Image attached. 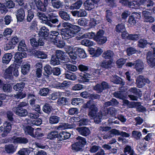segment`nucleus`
Wrapping results in <instances>:
<instances>
[{
	"label": "nucleus",
	"instance_id": "7",
	"mask_svg": "<svg viewBox=\"0 0 155 155\" xmlns=\"http://www.w3.org/2000/svg\"><path fill=\"white\" fill-rule=\"evenodd\" d=\"M147 62L148 65L151 68L155 66V53H152L151 51H149L147 56Z\"/></svg>",
	"mask_w": 155,
	"mask_h": 155
},
{
	"label": "nucleus",
	"instance_id": "59",
	"mask_svg": "<svg viewBox=\"0 0 155 155\" xmlns=\"http://www.w3.org/2000/svg\"><path fill=\"white\" fill-rule=\"evenodd\" d=\"M45 72L48 75L51 74L52 72V69L51 66L48 64L46 65L44 67Z\"/></svg>",
	"mask_w": 155,
	"mask_h": 155
},
{
	"label": "nucleus",
	"instance_id": "47",
	"mask_svg": "<svg viewBox=\"0 0 155 155\" xmlns=\"http://www.w3.org/2000/svg\"><path fill=\"white\" fill-rule=\"evenodd\" d=\"M36 16L40 19L43 20L46 22L47 20L48 17H47L45 13L40 11H37L36 13Z\"/></svg>",
	"mask_w": 155,
	"mask_h": 155
},
{
	"label": "nucleus",
	"instance_id": "40",
	"mask_svg": "<svg viewBox=\"0 0 155 155\" xmlns=\"http://www.w3.org/2000/svg\"><path fill=\"white\" fill-rule=\"evenodd\" d=\"M77 54L81 58H84L86 57V54L84 50L81 48H77Z\"/></svg>",
	"mask_w": 155,
	"mask_h": 155
},
{
	"label": "nucleus",
	"instance_id": "16",
	"mask_svg": "<svg viewBox=\"0 0 155 155\" xmlns=\"http://www.w3.org/2000/svg\"><path fill=\"white\" fill-rule=\"evenodd\" d=\"M11 141L14 143L26 144L28 142V140L24 137H17L14 136L12 137Z\"/></svg>",
	"mask_w": 155,
	"mask_h": 155
},
{
	"label": "nucleus",
	"instance_id": "18",
	"mask_svg": "<svg viewBox=\"0 0 155 155\" xmlns=\"http://www.w3.org/2000/svg\"><path fill=\"white\" fill-rule=\"evenodd\" d=\"M79 118L77 117H71L70 120L73 121L79 122V124L80 126L85 125L87 124L88 120L86 119H82L79 120Z\"/></svg>",
	"mask_w": 155,
	"mask_h": 155
},
{
	"label": "nucleus",
	"instance_id": "36",
	"mask_svg": "<svg viewBox=\"0 0 155 155\" xmlns=\"http://www.w3.org/2000/svg\"><path fill=\"white\" fill-rule=\"evenodd\" d=\"M83 102V99L79 98H74L72 100L71 104L75 106L81 105Z\"/></svg>",
	"mask_w": 155,
	"mask_h": 155
},
{
	"label": "nucleus",
	"instance_id": "30",
	"mask_svg": "<svg viewBox=\"0 0 155 155\" xmlns=\"http://www.w3.org/2000/svg\"><path fill=\"white\" fill-rule=\"evenodd\" d=\"M84 5L86 10H91L94 8V4L92 1L87 0L84 3Z\"/></svg>",
	"mask_w": 155,
	"mask_h": 155
},
{
	"label": "nucleus",
	"instance_id": "28",
	"mask_svg": "<svg viewBox=\"0 0 155 155\" xmlns=\"http://www.w3.org/2000/svg\"><path fill=\"white\" fill-rule=\"evenodd\" d=\"M13 68H14V64H11L6 69L4 74L5 78H9L12 75Z\"/></svg>",
	"mask_w": 155,
	"mask_h": 155
},
{
	"label": "nucleus",
	"instance_id": "31",
	"mask_svg": "<svg viewBox=\"0 0 155 155\" xmlns=\"http://www.w3.org/2000/svg\"><path fill=\"white\" fill-rule=\"evenodd\" d=\"M16 147L12 144L6 145L5 146V150L7 153H12L16 150Z\"/></svg>",
	"mask_w": 155,
	"mask_h": 155
},
{
	"label": "nucleus",
	"instance_id": "35",
	"mask_svg": "<svg viewBox=\"0 0 155 155\" xmlns=\"http://www.w3.org/2000/svg\"><path fill=\"white\" fill-rule=\"evenodd\" d=\"M148 43L146 40L141 39L138 41L137 45L140 48H143L146 47Z\"/></svg>",
	"mask_w": 155,
	"mask_h": 155
},
{
	"label": "nucleus",
	"instance_id": "15",
	"mask_svg": "<svg viewBox=\"0 0 155 155\" xmlns=\"http://www.w3.org/2000/svg\"><path fill=\"white\" fill-rule=\"evenodd\" d=\"M120 132L117 130L113 129L108 132L106 134L102 136L104 139H108L114 135H120Z\"/></svg>",
	"mask_w": 155,
	"mask_h": 155
},
{
	"label": "nucleus",
	"instance_id": "14",
	"mask_svg": "<svg viewBox=\"0 0 155 155\" xmlns=\"http://www.w3.org/2000/svg\"><path fill=\"white\" fill-rule=\"evenodd\" d=\"M142 14L145 21L150 23H153L154 21V18L151 16V13L148 11H143Z\"/></svg>",
	"mask_w": 155,
	"mask_h": 155
},
{
	"label": "nucleus",
	"instance_id": "12",
	"mask_svg": "<svg viewBox=\"0 0 155 155\" xmlns=\"http://www.w3.org/2000/svg\"><path fill=\"white\" fill-rule=\"evenodd\" d=\"M102 21L101 16L95 14L93 15L92 18L91 19L90 25L91 27H94L97 24L100 23Z\"/></svg>",
	"mask_w": 155,
	"mask_h": 155
},
{
	"label": "nucleus",
	"instance_id": "49",
	"mask_svg": "<svg viewBox=\"0 0 155 155\" xmlns=\"http://www.w3.org/2000/svg\"><path fill=\"white\" fill-rule=\"evenodd\" d=\"M41 128H38L36 129L35 133L34 134V136L33 137L39 138L43 136L44 134L41 132Z\"/></svg>",
	"mask_w": 155,
	"mask_h": 155
},
{
	"label": "nucleus",
	"instance_id": "50",
	"mask_svg": "<svg viewBox=\"0 0 155 155\" xmlns=\"http://www.w3.org/2000/svg\"><path fill=\"white\" fill-rule=\"evenodd\" d=\"M140 2L147 7L153 6L154 5V3L151 0H141Z\"/></svg>",
	"mask_w": 155,
	"mask_h": 155
},
{
	"label": "nucleus",
	"instance_id": "38",
	"mask_svg": "<svg viewBox=\"0 0 155 155\" xmlns=\"http://www.w3.org/2000/svg\"><path fill=\"white\" fill-rule=\"evenodd\" d=\"M126 30L124 25L123 23L118 24L116 26L115 31L117 33H121Z\"/></svg>",
	"mask_w": 155,
	"mask_h": 155
},
{
	"label": "nucleus",
	"instance_id": "58",
	"mask_svg": "<svg viewBox=\"0 0 155 155\" xmlns=\"http://www.w3.org/2000/svg\"><path fill=\"white\" fill-rule=\"evenodd\" d=\"M147 145L143 143H139L137 146L136 149L139 151H145L147 150Z\"/></svg>",
	"mask_w": 155,
	"mask_h": 155
},
{
	"label": "nucleus",
	"instance_id": "13",
	"mask_svg": "<svg viewBox=\"0 0 155 155\" xmlns=\"http://www.w3.org/2000/svg\"><path fill=\"white\" fill-rule=\"evenodd\" d=\"M63 28L61 29V35L63 39L68 40V22H64L62 25Z\"/></svg>",
	"mask_w": 155,
	"mask_h": 155
},
{
	"label": "nucleus",
	"instance_id": "8",
	"mask_svg": "<svg viewBox=\"0 0 155 155\" xmlns=\"http://www.w3.org/2000/svg\"><path fill=\"white\" fill-rule=\"evenodd\" d=\"M136 84L138 88H142L144 87L146 83L149 84L150 81L147 78H145L143 76H139L136 80Z\"/></svg>",
	"mask_w": 155,
	"mask_h": 155
},
{
	"label": "nucleus",
	"instance_id": "19",
	"mask_svg": "<svg viewBox=\"0 0 155 155\" xmlns=\"http://www.w3.org/2000/svg\"><path fill=\"white\" fill-rule=\"evenodd\" d=\"M96 35L95 33L93 32H88L85 34L82 35L81 36H77L76 37V39L77 40H81L84 38H89L92 39L94 38H94L96 36Z\"/></svg>",
	"mask_w": 155,
	"mask_h": 155
},
{
	"label": "nucleus",
	"instance_id": "41",
	"mask_svg": "<svg viewBox=\"0 0 155 155\" xmlns=\"http://www.w3.org/2000/svg\"><path fill=\"white\" fill-rule=\"evenodd\" d=\"M35 55L38 58L41 59L46 58L47 57V55L46 53L41 51H37L35 52Z\"/></svg>",
	"mask_w": 155,
	"mask_h": 155
},
{
	"label": "nucleus",
	"instance_id": "56",
	"mask_svg": "<svg viewBox=\"0 0 155 155\" xmlns=\"http://www.w3.org/2000/svg\"><path fill=\"white\" fill-rule=\"evenodd\" d=\"M82 3V2L80 0L77 2L73 4L70 7L71 9H78L81 7Z\"/></svg>",
	"mask_w": 155,
	"mask_h": 155
},
{
	"label": "nucleus",
	"instance_id": "46",
	"mask_svg": "<svg viewBox=\"0 0 155 155\" xmlns=\"http://www.w3.org/2000/svg\"><path fill=\"white\" fill-rule=\"evenodd\" d=\"M111 63L112 61L110 60L104 61L102 62L101 66L103 68H110Z\"/></svg>",
	"mask_w": 155,
	"mask_h": 155
},
{
	"label": "nucleus",
	"instance_id": "34",
	"mask_svg": "<svg viewBox=\"0 0 155 155\" xmlns=\"http://www.w3.org/2000/svg\"><path fill=\"white\" fill-rule=\"evenodd\" d=\"M25 85V83L21 82L19 83H17L13 87V88L16 91H21L24 88Z\"/></svg>",
	"mask_w": 155,
	"mask_h": 155
},
{
	"label": "nucleus",
	"instance_id": "33",
	"mask_svg": "<svg viewBox=\"0 0 155 155\" xmlns=\"http://www.w3.org/2000/svg\"><path fill=\"white\" fill-rule=\"evenodd\" d=\"M128 92H130L131 94H133L139 97H141L142 95L141 91L135 87H131L129 89Z\"/></svg>",
	"mask_w": 155,
	"mask_h": 155
},
{
	"label": "nucleus",
	"instance_id": "32",
	"mask_svg": "<svg viewBox=\"0 0 155 155\" xmlns=\"http://www.w3.org/2000/svg\"><path fill=\"white\" fill-rule=\"evenodd\" d=\"M93 74H91L88 73H86L83 74V76L81 77V81L83 83L88 82L90 80H91Z\"/></svg>",
	"mask_w": 155,
	"mask_h": 155
},
{
	"label": "nucleus",
	"instance_id": "48",
	"mask_svg": "<svg viewBox=\"0 0 155 155\" xmlns=\"http://www.w3.org/2000/svg\"><path fill=\"white\" fill-rule=\"evenodd\" d=\"M27 50L26 45L24 41H20L18 46V50L19 51H23Z\"/></svg>",
	"mask_w": 155,
	"mask_h": 155
},
{
	"label": "nucleus",
	"instance_id": "10",
	"mask_svg": "<svg viewBox=\"0 0 155 155\" xmlns=\"http://www.w3.org/2000/svg\"><path fill=\"white\" fill-rule=\"evenodd\" d=\"M58 19L53 15V13H51L48 15L47 20L45 23L47 25L52 27L54 26L52 23L55 24L58 22Z\"/></svg>",
	"mask_w": 155,
	"mask_h": 155
},
{
	"label": "nucleus",
	"instance_id": "4",
	"mask_svg": "<svg viewBox=\"0 0 155 155\" xmlns=\"http://www.w3.org/2000/svg\"><path fill=\"white\" fill-rule=\"evenodd\" d=\"M104 31L102 30H99L97 32L94 40L99 45H103L107 41V37L104 36Z\"/></svg>",
	"mask_w": 155,
	"mask_h": 155
},
{
	"label": "nucleus",
	"instance_id": "5",
	"mask_svg": "<svg viewBox=\"0 0 155 155\" xmlns=\"http://www.w3.org/2000/svg\"><path fill=\"white\" fill-rule=\"evenodd\" d=\"M45 39L37 37L33 38L30 39L31 45L34 48H37L39 46H43L45 44Z\"/></svg>",
	"mask_w": 155,
	"mask_h": 155
},
{
	"label": "nucleus",
	"instance_id": "55",
	"mask_svg": "<svg viewBox=\"0 0 155 155\" xmlns=\"http://www.w3.org/2000/svg\"><path fill=\"white\" fill-rule=\"evenodd\" d=\"M132 134V137L136 140L140 139L142 136L141 133L136 130L133 131Z\"/></svg>",
	"mask_w": 155,
	"mask_h": 155
},
{
	"label": "nucleus",
	"instance_id": "52",
	"mask_svg": "<svg viewBox=\"0 0 155 155\" xmlns=\"http://www.w3.org/2000/svg\"><path fill=\"white\" fill-rule=\"evenodd\" d=\"M58 132L53 131L48 133L47 135V138L50 140L57 138Z\"/></svg>",
	"mask_w": 155,
	"mask_h": 155
},
{
	"label": "nucleus",
	"instance_id": "54",
	"mask_svg": "<svg viewBox=\"0 0 155 155\" xmlns=\"http://www.w3.org/2000/svg\"><path fill=\"white\" fill-rule=\"evenodd\" d=\"M114 96L120 99H123L124 98V92L122 91H117L113 93Z\"/></svg>",
	"mask_w": 155,
	"mask_h": 155
},
{
	"label": "nucleus",
	"instance_id": "63",
	"mask_svg": "<svg viewBox=\"0 0 155 155\" xmlns=\"http://www.w3.org/2000/svg\"><path fill=\"white\" fill-rule=\"evenodd\" d=\"M49 91V89L47 88H43L41 89L39 91V94L42 96L47 95Z\"/></svg>",
	"mask_w": 155,
	"mask_h": 155
},
{
	"label": "nucleus",
	"instance_id": "43",
	"mask_svg": "<svg viewBox=\"0 0 155 155\" xmlns=\"http://www.w3.org/2000/svg\"><path fill=\"white\" fill-rule=\"evenodd\" d=\"M113 13L111 10H107L106 11L105 18L107 22L111 23Z\"/></svg>",
	"mask_w": 155,
	"mask_h": 155
},
{
	"label": "nucleus",
	"instance_id": "51",
	"mask_svg": "<svg viewBox=\"0 0 155 155\" xmlns=\"http://www.w3.org/2000/svg\"><path fill=\"white\" fill-rule=\"evenodd\" d=\"M30 68V64H25L21 67V72L23 74H26L29 71Z\"/></svg>",
	"mask_w": 155,
	"mask_h": 155
},
{
	"label": "nucleus",
	"instance_id": "27",
	"mask_svg": "<svg viewBox=\"0 0 155 155\" xmlns=\"http://www.w3.org/2000/svg\"><path fill=\"white\" fill-rule=\"evenodd\" d=\"M49 34V30L45 27H42L40 29L38 35L44 38L48 36Z\"/></svg>",
	"mask_w": 155,
	"mask_h": 155
},
{
	"label": "nucleus",
	"instance_id": "25",
	"mask_svg": "<svg viewBox=\"0 0 155 155\" xmlns=\"http://www.w3.org/2000/svg\"><path fill=\"white\" fill-rule=\"evenodd\" d=\"M12 125L10 123L6 122L4 124V130L3 133L2 134V137H5L7 135V134L10 132L12 128Z\"/></svg>",
	"mask_w": 155,
	"mask_h": 155
},
{
	"label": "nucleus",
	"instance_id": "57",
	"mask_svg": "<svg viewBox=\"0 0 155 155\" xmlns=\"http://www.w3.org/2000/svg\"><path fill=\"white\" fill-rule=\"evenodd\" d=\"M81 44L87 46H91L93 45V42L87 39H84L81 41Z\"/></svg>",
	"mask_w": 155,
	"mask_h": 155
},
{
	"label": "nucleus",
	"instance_id": "3",
	"mask_svg": "<svg viewBox=\"0 0 155 155\" xmlns=\"http://www.w3.org/2000/svg\"><path fill=\"white\" fill-rule=\"evenodd\" d=\"M68 55L70 59L68 58V62L76 64L77 62L75 61L77 58V48L74 46L68 45Z\"/></svg>",
	"mask_w": 155,
	"mask_h": 155
},
{
	"label": "nucleus",
	"instance_id": "39",
	"mask_svg": "<svg viewBox=\"0 0 155 155\" xmlns=\"http://www.w3.org/2000/svg\"><path fill=\"white\" fill-rule=\"evenodd\" d=\"M111 82L117 84H121L122 83L121 78L117 75L113 76L110 78Z\"/></svg>",
	"mask_w": 155,
	"mask_h": 155
},
{
	"label": "nucleus",
	"instance_id": "37",
	"mask_svg": "<svg viewBox=\"0 0 155 155\" xmlns=\"http://www.w3.org/2000/svg\"><path fill=\"white\" fill-rule=\"evenodd\" d=\"M78 141L76 142L77 144H78L81 147H83L84 146L86 145L87 141L85 138L81 136H78L76 138Z\"/></svg>",
	"mask_w": 155,
	"mask_h": 155
},
{
	"label": "nucleus",
	"instance_id": "20",
	"mask_svg": "<svg viewBox=\"0 0 155 155\" xmlns=\"http://www.w3.org/2000/svg\"><path fill=\"white\" fill-rule=\"evenodd\" d=\"M56 36L55 37H54L53 38H52V39L51 40V42L52 43L57 47L61 48L65 45V43L64 41H63L60 40L59 38L58 39H57V38H55Z\"/></svg>",
	"mask_w": 155,
	"mask_h": 155
},
{
	"label": "nucleus",
	"instance_id": "24",
	"mask_svg": "<svg viewBox=\"0 0 155 155\" xmlns=\"http://www.w3.org/2000/svg\"><path fill=\"white\" fill-rule=\"evenodd\" d=\"M32 3L35 5L39 10L43 12H45V8H44L43 3L41 0H33Z\"/></svg>",
	"mask_w": 155,
	"mask_h": 155
},
{
	"label": "nucleus",
	"instance_id": "23",
	"mask_svg": "<svg viewBox=\"0 0 155 155\" xmlns=\"http://www.w3.org/2000/svg\"><path fill=\"white\" fill-rule=\"evenodd\" d=\"M12 58V55L11 53H6L4 54L2 58V62L4 64H8Z\"/></svg>",
	"mask_w": 155,
	"mask_h": 155
},
{
	"label": "nucleus",
	"instance_id": "2",
	"mask_svg": "<svg viewBox=\"0 0 155 155\" xmlns=\"http://www.w3.org/2000/svg\"><path fill=\"white\" fill-rule=\"evenodd\" d=\"M56 55L52 56L50 61L51 64L55 65H58L61 61L62 62H66L68 59L67 55L65 53L60 50L56 51Z\"/></svg>",
	"mask_w": 155,
	"mask_h": 155
},
{
	"label": "nucleus",
	"instance_id": "62",
	"mask_svg": "<svg viewBox=\"0 0 155 155\" xmlns=\"http://www.w3.org/2000/svg\"><path fill=\"white\" fill-rule=\"evenodd\" d=\"M6 115L8 120L11 122L14 121V114L12 111L10 110L8 111L6 113Z\"/></svg>",
	"mask_w": 155,
	"mask_h": 155
},
{
	"label": "nucleus",
	"instance_id": "6",
	"mask_svg": "<svg viewBox=\"0 0 155 155\" xmlns=\"http://www.w3.org/2000/svg\"><path fill=\"white\" fill-rule=\"evenodd\" d=\"M80 30L79 26L68 23V39L74 37Z\"/></svg>",
	"mask_w": 155,
	"mask_h": 155
},
{
	"label": "nucleus",
	"instance_id": "44",
	"mask_svg": "<svg viewBox=\"0 0 155 155\" xmlns=\"http://www.w3.org/2000/svg\"><path fill=\"white\" fill-rule=\"evenodd\" d=\"M52 6L58 9L62 6V3L59 0H51Z\"/></svg>",
	"mask_w": 155,
	"mask_h": 155
},
{
	"label": "nucleus",
	"instance_id": "17",
	"mask_svg": "<svg viewBox=\"0 0 155 155\" xmlns=\"http://www.w3.org/2000/svg\"><path fill=\"white\" fill-rule=\"evenodd\" d=\"M16 13L18 21H22L24 20L25 17V12L24 9L22 8H20L17 10Z\"/></svg>",
	"mask_w": 155,
	"mask_h": 155
},
{
	"label": "nucleus",
	"instance_id": "9",
	"mask_svg": "<svg viewBox=\"0 0 155 155\" xmlns=\"http://www.w3.org/2000/svg\"><path fill=\"white\" fill-rule=\"evenodd\" d=\"M12 111L16 115L21 117H25L27 115V110L22 107H15L12 108Z\"/></svg>",
	"mask_w": 155,
	"mask_h": 155
},
{
	"label": "nucleus",
	"instance_id": "53",
	"mask_svg": "<svg viewBox=\"0 0 155 155\" xmlns=\"http://www.w3.org/2000/svg\"><path fill=\"white\" fill-rule=\"evenodd\" d=\"M28 98L30 99L29 103L32 107L35 105V103L36 98L34 95L31 94H29L28 96Z\"/></svg>",
	"mask_w": 155,
	"mask_h": 155
},
{
	"label": "nucleus",
	"instance_id": "11",
	"mask_svg": "<svg viewBox=\"0 0 155 155\" xmlns=\"http://www.w3.org/2000/svg\"><path fill=\"white\" fill-rule=\"evenodd\" d=\"M140 17V14L137 12L133 13L129 17L128 23L131 25H134L138 21L137 19Z\"/></svg>",
	"mask_w": 155,
	"mask_h": 155
},
{
	"label": "nucleus",
	"instance_id": "21",
	"mask_svg": "<svg viewBox=\"0 0 155 155\" xmlns=\"http://www.w3.org/2000/svg\"><path fill=\"white\" fill-rule=\"evenodd\" d=\"M134 68L138 72H141L144 68V65L143 61L139 59L135 61Z\"/></svg>",
	"mask_w": 155,
	"mask_h": 155
},
{
	"label": "nucleus",
	"instance_id": "29",
	"mask_svg": "<svg viewBox=\"0 0 155 155\" xmlns=\"http://www.w3.org/2000/svg\"><path fill=\"white\" fill-rule=\"evenodd\" d=\"M25 133L26 134H28L32 137L34 136V128L31 126H27L24 128Z\"/></svg>",
	"mask_w": 155,
	"mask_h": 155
},
{
	"label": "nucleus",
	"instance_id": "42",
	"mask_svg": "<svg viewBox=\"0 0 155 155\" xmlns=\"http://www.w3.org/2000/svg\"><path fill=\"white\" fill-rule=\"evenodd\" d=\"M60 120V118L56 116H51L49 119V122L51 124L58 123Z\"/></svg>",
	"mask_w": 155,
	"mask_h": 155
},
{
	"label": "nucleus",
	"instance_id": "61",
	"mask_svg": "<svg viewBox=\"0 0 155 155\" xmlns=\"http://www.w3.org/2000/svg\"><path fill=\"white\" fill-rule=\"evenodd\" d=\"M137 51L135 48L131 47L128 48L126 50L127 54L128 56H130L135 53Z\"/></svg>",
	"mask_w": 155,
	"mask_h": 155
},
{
	"label": "nucleus",
	"instance_id": "45",
	"mask_svg": "<svg viewBox=\"0 0 155 155\" xmlns=\"http://www.w3.org/2000/svg\"><path fill=\"white\" fill-rule=\"evenodd\" d=\"M71 146V149L74 152L81 151L83 148L81 147V146L78 144H77V142L72 144Z\"/></svg>",
	"mask_w": 155,
	"mask_h": 155
},
{
	"label": "nucleus",
	"instance_id": "26",
	"mask_svg": "<svg viewBox=\"0 0 155 155\" xmlns=\"http://www.w3.org/2000/svg\"><path fill=\"white\" fill-rule=\"evenodd\" d=\"M113 52L110 50H107L104 51L102 54V57L105 59H111L114 56Z\"/></svg>",
	"mask_w": 155,
	"mask_h": 155
},
{
	"label": "nucleus",
	"instance_id": "22",
	"mask_svg": "<svg viewBox=\"0 0 155 155\" xmlns=\"http://www.w3.org/2000/svg\"><path fill=\"white\" fill-rule=\"evenodd\" d=\"M77 130L79 134L84 136H87L90 133L89 129L85 127H78L77 128Z\"/></svg>",
	"mask_w": 155,
	"mask_h": 155
},
{
	"label": "nucleus",
	"instance_id": "64",
	"mask_svg": "<svg viewBox=\"0 0 155 155\" xmlns=\"http://www.w3.org/2000/svg\"><path fill=\"white\" fill-rule=\"evenodd\" d=\"M34 15V14L33 12L30 10H28L26 19L27 21L28 22H30L33 18Z\"/></svg>",
	"mask_w": 155,
	"mask_h": 155
},
{
	"label": "nucleus",
	"instance_id": "60",
	"mask_svg": "<svg viewBox=\"0 0 155 155\" xmlns=\"http://www.w3.org/2000/svg\"><path fill=\"white\" fill-rule=\"evenodd\" d=\"M30 150L28 148H22L19 150L18 153L20 155H28Z\"/></svg>",
	"mask_w": 155,
	"mask_h": 155
},
{
	"label": "nucleus",
	"instance_id": "1",
	"mask_svg": "<svg viewBox=\"0 0 155 155\" xmlns=\"http://www.w3.org/2000/svg\"><path fill=\"white\" fill-rule=\"evenodd\" d=\"M84 107L85 108H89L88 115L91 118L94 119L95 123L99 124L101 122L103 116L101 112L97 113V108L95 105L91 103V101H89L84 104Z\"/></svg>",
	"mask_w": 155,
	"mask_h": 155
}]
</instances>
